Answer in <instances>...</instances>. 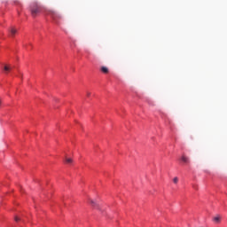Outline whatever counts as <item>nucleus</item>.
<instances>
[{
    "label": "nucleus",
    "instance_id": "f03ea898",
    "mask_svg": "<svg viewBox=\"0 0 227 227\" xmlns=\"http://www.w3.org/2000/svg\"><path fill=\"white\" fill-rule=\"evenodd\" d=\"M30 12L32 17H36V15L42 12V6L35 2L30 5Z\"/></svg>",
    "mask_w": 227,
    "mask_h": 227
},
{
    "label": "nucleus",
    "instance_id": "9b49d317",
    "mask_svg": "<svg viewBox=\"0 0 227 227\" xmlns=\"http://www.w3.org/2000/svg\"><path fill=\"white\" fill-rule=\"evenodd\" d=\"M14 219H15L16 222L20 221V218H19V217H17V216H16Z\"/></svg>",
    "mask_w": 227,
    "mask_h": 227
},
{
    "label": "nucleus",
    "instance_id": "0eeeda50",
    "mask_svg": "<svg viewBox=\"0 0 227 227\" xmlns=\"http://www.w3.org/2000/svg\"><path fill=\"white\" fill-rule=\"evenodd\" d=\"M4 72H6V74H8V72H10V70H12V67L8 66V65H5L4 67Z\"/></svg>",
    "mask_w": 227,
    "mask_h": 227
},
{
    "label": "nucleus",
    "instance_id": "6e6552de",
    "mask_svg": "<svg viewBox=\"0 0 227 227\" xmlns=\"http://www.w3.org/2000/svg\"><path fill=\"white\" fill-rule=\"evenodd\" d=\"M66 162H67V164H72L73 160H72V159H70V158H67V159H66Z\"/></svg>",
    "mask_w": 227,
    "mask_h": 227
},
{
    "label": "nucleus",
    "instance_id": "f257e3e1",
    "mask_svg": "<svg viewBox=\"0 0 227 227\" xmlns=\"http://www.w3.org/2000/svg\"><path fill=\"white\" fill-rule=\"evenodd\" d=\"M47 15H50L51 18L52 19V20L56 23V24H59V20H61L62 16L61 14H59V12L52 11V10H49L47 11Z\"/></svg>",
    "mask_w": 227,
    "mask_h": 227
},
{
    "label": "nucleus",
    "instance_id": "7ed1b4c3",
    "mask_svg": "<svg viewBox=\"0 0 227 227\" xmlns=\"http://www.w3.org/2000/svg\"><path fill=\"white\" fill-rule=\"evenodd\" d=\"M223 219V217L221 216V215H216L212 218L213 223H215V224H220L221 223V220Z\"/></svg>",
    "mask_w": 227,
    "mask_h": 227
},
{
    "label": "nucleus",
    "instance_id": "f8f14e48",
    "mask_svg": "<svg viewBox=\"0 0 227 227\" xmlns=\"http://www.w3.org/2000/svg\"><path fill=\"white\" fill-rule=\"evenodd\" d=\"M91 95V92H87V97H90Z\"/></svg>",
    "mask_w": 227,
    "mask_h": 227
},
{
    "label": "nucleus",
    "instance_id": "20e7f679",
    "mask_svg": "<svg viewBox=\"0 0 227 227\" xmlns=\"http://www.w3.org/2000/svg\"><path fill=\"white\" fill-rule=\"evenodd\" d=\"M17 28L15 27H11L9 28V34H10V36H12L13 38V36H15V35H17Z\"/></svg>",
    "mask_w": 227,
    "mask_h": 227
},
{
    "label": "nucleus",
    "instance_id": "1a4fd4ad",
    "mask_svg": "<svg viewBox=\"0 0 227 227\" xmlns=\"http://www.w3.org/2000/svg\"><path fill=\"white\" fill-rule=\"evenodd\" d=\"M173 182L174 184H178V177H174Z\"/></svg>",
    "mask_w": 227,
    "mask_h": 227
},
{
    "label": "nucleus",
    "instance_id": "9d476101",
    "mask_svg": "<svg viewBox=\"0 0 227 227\" xmlns=\"http://www.w3.org/2000/svg\"><path fill=\"white\" fill-rule=\"evenodd\" d=\"M90 204L92 205V207H97V203L93 200H90Z\"/></svg>",
    "mask_w": 227,
    "mask_h": 227
},
{
    "label": "nucleus",
    "instance_id": "39448f33",
    "mask_svg": "<svg viewBox=\"0 0 227 227\" xmlns=\"http://www.w3.org/2000/svg\"><path fill=\"white\" fill-rule=\"evenodd\" d=\"M101 72H103V74H109V68H107V67H101Z\"/></svg>",
    "mask_w": 227,
    "mask_h": 227
},
{
    "label": "nucleus",
    "instance_id": "423d86ee",
    "mask_svg": "<svg viewBox=\"0 0 227 227\" xmlns=\"http://www.w3.org/2000/svg\"><path fill=\"white\" fill-rule=\"evenodd\" d=\"M181 160H183L184 164H189V158H187L186 156L183 155Z\"/></svg>",
    "mask_w": 227,
    "mask_h": 227
},
{
    "label": "nucleus",
    "instance_id": "ddd939ff",
    "mask_svg": "<svg viewBox=\"0 0 227 227\" xmlns=\"http://www.w3.org/2000/svg\"><path fill=\"white\" fill-rule=\"evenodd\" d=\"M20 75H21V77H22V75H23V74H20Z\"/></svg>",
    "mask_w": 227,
    "mask_h": 227
}]
</instances>
